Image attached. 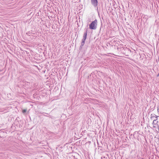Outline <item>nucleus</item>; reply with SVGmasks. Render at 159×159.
<instances>
[{
  "instance_id": "obj_3",
  "label": "nucleus",
  "mask_w": 159,
  "mask_h": 159,
  "mask_svg": "<svg viewBox=\"0 0 159 159\" xmlns=\"http://www.w3.org/2000/svg\"><path fill=\"white\" fill-rule=\"evenodd\" d=\"M91 2L92 4L94 7H96L98 6L97 0H91Z\"/></svg>"
},
{
  "instance_id": "obj_6",
  "label": "nucleus",
  "mask_w": 159,
  "mask_h": 159,
  "mask_svg": "<svg viewBox=\"0 0 159 159\" xmlns=\"http://www.w3.org/2000/svg\"><path fill=\"white\" fill-rule=\"evenodd\" d=\"M26 111H27L26 109H25L22 110V112L24 113L26 112Z\"/></svg>"
},
{
  "instance_id": "obj_8",
  "label": "nucleus",
  "mask_w": 159,
  "mask_h": 159,
  "mask_svg": "<svg viewBox=\"0 0 159 159\" xmlns=\"http://www.w3.org/2000/svg\"><path fill=\"white\" fill-rule=\"evenodd\" d=\"M153 119H156L155 117H154V118H153Z\"/></svg>"
},
{
  "instance_id": "obj_5",
  "label": "nucleus",
  "mask_w": 159,
  "mask_h": 159,
  "mask_svg": "<svg viewBox=\"0 0 159 159\" xmlns=\"http://www.w3.org/2000/svg\"><path fill=\"white\" fill-rule=\"evenodd\" d=\"M151 120H153L154 119H153V118L157 116H156L155 114H152L151 115Z\"/></svg>"
},
{
  "instance_id": "obj_1",
  "label": "nucleus",
  "mask_w": 159,
  "mask_h": 159,
  "mask_svg": "<svg viewBox=\"0 0 159 159\" xmlns=\"http://www.w3.org/2000/svg\"><path fill=\"white\" fill-rule=\"evenodd\" d=\"M97 25V20L95 19L89 25V28L92 30H95Z\"/></svg>"
},
{
  "instance_id": "obj_7",
  "label": "nucleus",
  "mask_w": 159,
  "mask_h": 159,
  "mask_svg": "<svg viewBox=\"0 0 159 159\" xmlns=\"http://www.w3.org/2000/svg\"><path fill=\"white\" fill-rule=\"evenodd\" d=\"M157 77L159 76V73H158V74L157 75Z\"/></svg>"
},
{
  "instance_id": "obj_2",
  "label": "nucleus",
  "mask_w": 159,
  "mask_h": 159,
  "mask_svg": "<svg viewBox=\"0 0 159 159\" xmlns=\"http://www.w3.org/2000/svg\"><path fill=\"white\" fill-rule=\"evenodd\" d=\"M87 36V30L85 32L84 34L83 38L82 40L81 44L80 45V47L82 48L84 45L85 43V40L86 39Z\"/></svg>"
},
{
  "instance_id": "obj_4",
  "label": "nucleus",
  "mask_w": 159,
  "mask_h": 159,
  "mask_svg": "<svg viewBox=\"0 0 159 159\" xmlns=\"http://www.w3.org/2000/svg\"><path fill=\"white\" fill-rule=\"evenodd\" d=\"M158 116H157L156 117V119H153V121L152 124H156V122L157 123L158 122L157 121H156L157 120V118Z\"/></svg>"
}]
</instances>
